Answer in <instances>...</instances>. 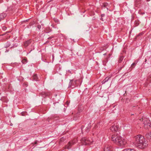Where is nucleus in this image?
<instances>
[{"label":"nucleus","mask_w":151,"mask_h":151,"mask_svg":"<svg viewBox=\"0 0 151 151\" xmlns=\"http://www.w3.org/2000/svg\"><path fill=\"white\" fill-rule=\"evenodd\" d=\"M140 121H143V124H144V127L145 129H147L150 127V121L149 120L147 119H143V118L140 119Z\"/></svg>","instance_id":"4"},{"label":"nucleus","mask_w":151,"mask_h":151,"mask_svg":"<svg viewBox=\"0 0 151 151\" xmlns=\"http://www.w3.org/2000/svg\"><path fill=\"white\" fill-rule=\"evenodd\" d=\"M107 62V59H106V60H103L102 61V63L103 65H105L106 62Z\"/></svg>","instance_id":"23"},{"label":"nucleus","mask_w":151,"mask_h":151,"mask_svg":"<svg viewBox=\"0 0 151 151\" xmlns=\"http://www.w3.org/2000/svg\"><path fill=\"white\" fill-rule=\"evenodd\" d=\"M133 143L136 147L141 149L144 148L147 146L144 137L138 135L133 138Z\"/></svg>","instance_id":"1"},{"label":"nucleus","mask_w":151,"mask_h":151,"mask_svg":"<svg viewBox=\"0 0 151 151\" xmlns=\"http://www.w3.org/2000/svg\"><path fill=\"white\" fill-rule=\"evenodd\" d=\"M131 115H134V114H132Z\"/></svg>","instance_id":"45"},{"label":"nucleus","mask_w":151,"mask_h":151,"mask_svg":"<svg viewBox=\"0 0 151 151\" xmlns=\"http://www.w3.org/2000/svg\"><path fill=\"white\" fill-rule=\"evenodd\" d=\"M108 4L107 2H105L103 4L102 6L104 8H106L108 9Z\"/></svg>","instance_id":"17"},{"label":"nucleus","mask_w":151,"mask_h":151,"mask_svg":"<svg viewBox=\"0 0 151 151\" xmlns=\"http://www.w3.org/2000/svg\"><path fill=\"white\" fill-rule=\"evenodd\" d=\"M93 142L91 138L83 137L81 140V142L83 145H90Z\"/></svg>","instance_id":"3"},{"label":"nucleus","mask_w":151,"mask_h":151,"mask_svg":"<svg viewBox=\"0 0 151 151\" xmlns=\"http://www.w3.org/2000/svg\"><path fill=\"white\" fill-rule=\"evenodd\" d=\"M46 33H49V32H47Z\"/></svg>","instance_id":"46"},{"label":"nucleus","mask_w":151,"mask_h":151,"mask_svg":"<svg viewBox=\"0 0 151 151\" xmlns=\"http://www.w3.org/2000/svg\"><path fill=\"white\" fill-rule=\"evenodd\" d=\"M32 51V50H31L29 52V53H30V52H31V51Z\"/></svg>","instance_id":"40"},{"label":"nucleus","mask_w":151,"mask_h":151,"mask_svg":"<svg viewBox=\"0 0 151 151\" xmlns=\"http://www.w3.org/2000/svg\"><path fill=\"white\" fill-rule=\"evenodd\" d=\"M9 51V49H8V50L6 49V51H5V52H8Z\"/></svg>","instance_id":"34"},{"label":"nucleus","mask_w":151,"mask_h":151,"mask_svg":"<svg viewBox=\"0 0 151 151\" xmlns=\"http://www.w3.org/2000/svg\"><path fill=\"white\" fill-rule=\"evenodd\" d=\"M32 40H28L25 42L24 43V45L26 47H27L31 42Z\"/></svg>","instance_id":"13"},{"label":"nucleus","mask_w":151,"mask_h":151,"mask_svg":"<svg viewBox=\"0 0 151 151\" xmlns=\"http://www.w3.org/2000/svg\"><path fill=\"white\" fill-rule=\"evenodd\" d=\"M11 45V43L10 42H7L6 43L4 47L5 48H7L9 47Z\"/></svg>","instance_id":"15"},{"label":"nucleus","mask_w":151,"mask_h":151,"mask_svg":"<svg viewBox=\"0 0 151 151\" xmlns=\"http://www.w3.org/2000/svg\"><path fill=\"white\" fill-rule=\"evenodd\" d=\"M101 20L103 21H104V20H103V19L102 18V17H101Z\"/></svg>","instance_id":"38"},{"label":"nucleus","mask_w":151,"mask_h":151,"mask_svg":"<svg viewBox=\"0 0 151 151\" xmlns=\"http://www.w3.org/2000/svg\"><path fill=\"white\" fill-rule=\"evenodd\" d=\"M147 1H150V0H147Z\"/></svg>","instance_id":"39"},{"label":"nucleus","mask_w":151,"mask_h":151,"mask_svg":"<svg viewBox=\"0 0 151 151\" xmlns=\"http://www.w3.org/2000/svg\"><path fill=\"white\" fill-rule=\"evenodd\" d=\"M10 125L11 126H12V124H11Z\"/></svg>","instance_id":"41"},{"label":"nucleus","mask_w":151,"mask_h":151,"mask_svg":"<svg viewBox=\"0 0 151 151\" xmlns=\"http://www.w3.org/2000/svg\"><path fill=\"white\" fill-rule=\"evenodd\" d=\"M136 63H133L131 65V66L132 67V68H134V67L136 65Z\"/></svg>","instance_id":"27"},{"label":"nucleus","mask_w":151,"mask_h":151,"mask_svg":"<svg viewBox=\"0 0 151 151\" xmlns=\"http://www.w3.org/2000/svg\"><path fill=\"white\" fill-rule=\"evenodd\" d=\"M54 37V36L52 35L51 37H49L47 38V39L48 40H51L52 38Z\"/></svg>","instance_id":"29"},{"label":"nucleus","mask_w":151,"mask_h":151,"mask_svg":"<svg viewBox=\"0 0 151 151\" xmlns=\"http://www.w3.org/2000/svg\"><path fill=\"white\" fill-rule=\"evenodd\" d=\"M145 86H151V76L150 75L147 78L145 83Z\"/></svg>","instance_id":"6"},{"label":"nucleus","mask_w":151,"mask_h":151,"mask_svg":"<svg viewBox=\"0 0 151 151\" xmlns=\"http://www.w3.org/2000/svg\"><path fill=\"white\" fill-rule=\"evenodd\" d=\"M124 58V56H120L119 58V60H118L119 63H121L122 62V61Z\"/></svg>","instance_id":"18"},{"label":"nucleus","mask_w":151,"mask_h":151,"mask_svg":"<svg viewBox=\"0 0 151 151\" xmlns=\"http://www.w3.org/2000/svg\"><path fill=\"white\" fill-rule=\"evenodd\" d=\"M139 24V20H135L134 24L136 26H138Z\"/></svg>","instance_id":"19"},{"label":"nucleus","mask_w":151,"mask_h":151,"mask_svg":"<svg viewBox=\"0 0 151 151\" xmlns=\"http://www.w3.org/2000/svg\"><path fill=\"white\" fill-rule=\"evenodd\" d=\"M74 142H69L68 144L66 146L68 149L70 148V147L73 145L74 144Z\"/></svg>","instance_id":"11"},{"label":"nucleus","mask_w":151,"mask_h":151,"mask_svg":"<svg viewBox=\"0 0 151 151\" xmlns=\"http://www.w3.org/2000/svg\"><path fill=\"white\" fill-rule=\"evenodd\" d=\"M27 59H24L22 60V62L23 64H25L27 63Z\"/></svg>","instance_id":"21"},{"label":"nucleus","mask_w":151,"mask_h":151,"mask_svg":"<svg viewBox=\"0 0 151 151\" xmlns=\"http://www.w3.org/2000/svg\"><path fill=\"white\" fill-rule=\"evenodd\" d=\"M17 45H16V44H13V46L11 47L10 48H14L16 47H17Z\"/></svg>","instance_id":"25"},{"label":"nucleus","mask_w":151,"mask_h":151,"mask_svg":"<svg viewBox=\"0 0 151 151\" xmlns=\"http://www.w3.org/2000/svg\"><path fill=\"white\" fill-rule=\"evenodd\" d=\"M50 94L51 93L50 92H42L40 93V94L44 97L49 96Z\"/></svg>","instance_id":"9"},{"label":"nucleus","mask_w":151,"mask_h":151,"mask_svg":"<svg viewBox=\"0 0 151 151\" xmlns=\"http://www.w3.org/2000/svg\"><path fill=\"white\" fill-rule=\"evenodd\" d=\"M77 80H70V82L69 83L68 87L73 88L74 87L77 86L78 85L76 84Z\"/></svg>","instance_id":"5"},{"label":"nucleus","mask_w":151,"mask_h":151,"mask_svg":"<svg viewBox=\"0 0 151 151\" xmlns=\"http://www.w3.org/2000/svg\"><path fill=\"white\" fill-rule=\"evenodd\" d=\"M6 1H8V0H6Z\"/></svg>","instance_id":"43"},{"label":"nucleus","mask_w":151,"mask_h":151,"mask_svg":"<svg viewBox=\"0 0 151 151\" xmlns=\"http://www.w3.org/2000/svg\"><path fill=\"white\" fill-rule=\"evenodd\" d=\"M33 80L36 81H38V78L37 75L36 74H34L33 76Z\"/></svg>","instance_id":"16"},{"label":"nucleus","mask_w":151,"mask_h":151,"mask_svg":"<svg viewBox=\"0 0 151 151\" xmlns=\"http://www.w3.org/2000/svg\"><path fill=\"white\" fill-rule=\"evenodd\" d=\"M6 16V14L4 13L0 14V21L3 19Z\"/></svg>","instance_id":"12"},{"label":"nucleus","mask_w":151,"mask_h":151,"mask_svg":"<svg viewBox=\"0 0 151 151\" xmlns=\"http://www.w3.org/2000/svg\"><path fill=\"white\" fill-rule=\"evenodd\" d=\"M27 112L26 111H23L21 112V115L22 116H24L26 115V114H27Z\"/></svg>","instance_id":"24"},{"label":"nucleus","mask_w":151,"mask_h":151,"mask_svg":"<svg viewBox=\"0 0 151 151\" xmlns=\"http://www.w3.org/2000/svg\"><path fill=\"white\" fill-rule=\"evenodd\" d=\"M54 20L55 22L57 23H58L59 22L58 20L57 19H54Z\"/></svg>","instance_id":"31"},{"label":"nucleus","mask_w":151,"mask_h":151,"mask_svg":"<svg viewBox=\"0 0 151 151\" xmlns=\"http://www.w3.org/2000/svg\"><path fill=\"white\" fill-rule=\"evenodd\" d=\"M72 70H68V71H67V72L68 73H70V74H72Z\"/></svg>","instance_id":"28"},{"label":"nucleus","mask_w":151,"mask_h":151,"mask_svg":"<svg viewBox=\"0 0 151 151\" xmlns=\"http://www.w3.org/2000/svg\"><path fill=\"white\" fill-rule=\"evenodd\" d=\"M145 33L144 32H141L139 33L137 36V37H138L139 36H142Z\"/></svg>","instance_id":"22"},{"label":"nucleus","mask_w":151,"mask_h":151,"mask_svg":"<svg viewBox=\"0 0 151 151\" xmlns=\"http://www.w3.org/2000/svg\"><path fill=\"white\" fill-rule=\"evenodd\" d=\"M146 59H145V62H146Z\"/></svg>","instance_id":"44"},{"label":"nucleus","mask_w":151,"mask_h":151,"mask_svg":"<svg viewBox=\"0 0 151 151\" xmlns=\"http://www.w3.org/2000/svg\"><path fill=\"white\" fill-rule=\"evenodd\" d=\"M2 29L3 30L5 31L6 29V27L5 26H3L2 27Z\"/></svg>","instance_id":"30"},{"label":"nucleus","mask_w":151,"mask_h":151,"mask_svg":"<svg viewBox=\"0 0 151 151\" xmlns=\"http://www.w3.org/2000/svg\"><path fill=\"white\" fill-rule=\"evenodd\" d=\"M90 128V127H87L86 128V132H88L89 131V129Z\"/></svg>","instance_id":"26"},{"label":"nucleus","mask_w":151,"mask_h":151,"mask_svg":"<svg viewBox=\"0 0 151 151\" xmlns=\"http://www.w3.org/2000/svg\"><path fill=\"white\" fill-rule=\"evenodd\" d=\"M105 16V14H101V17H104Z\"/></svg>","instance_id":"35"},{"label":"nucleus","mask_w":151,"mask_h":151,"mask_svg":"<svg viewBox=\"0 0 151 151\" xmlns=\"http://www.w3.org/2000/svg\"><path fill=\"white\" fill-rule=\"evenodd\" d=\"M145 136L149 141H151V132H149L146 133L145 134Z\"/></svg>","instance_id":"10"},{"label":"nucleus","mask_w":151,"mask_h":151,"mask_svg":"<svg viewBox=\"0 0 151 151\" xmlns=\"http://www.w3.org/2000/svg\"><path fill=\"white\" fill-rule=\"evenodd\" d=\"M104 55H106V54L105 53V54H104Z\"/></svg>","instance_id":"42"},{"label":"nucleus","mask_w":151,"mask_h":151,"mask_svg":"<svg viewBox=\"0 0 151 151\" xmlns=\"http://www.w3.org/2000/svg\"><path fill=\"white\" fill-rule=\"evenodd\" d=\"M99 124H98L95 127L96 129L97 128H98V126L99 125Z\"/></svg>","instance_id":"33"},{"label":"nucleus","mask_w":151,"mask_h":151,"mask_svg":"<svg viewBox=\"0 0 151 151\" xmlns=\"http://www.w3.org/2000/svg\"><path fill=\"white\" fill-rule=\"evenodd\" d=\"M124 65H123V66L121 67L120 68V70H121L122 68H123L124 67Z\"/></svg>","instance_id":"37"},{"label":"nucleus","mask_w":151,"mask_h":151,"mask_svg":"<svg viewBox=\"0 0 151 151\" xmlns=\"http://www.w3.org/2000/svg\"><path fill=\"white\" fill-rule=\"evenodd\" d=\"M104 151H113L112 147L109 145H105L104 148Z\"/></svg>","instance_id":"8"},{"label":"nucleus","mask_w":151,"mask_h":151,"mask_svg":"<svg viewBox=\"0 0 151 151\" xmlns=\"http://www.w3.org/2000/svg\"><path fill=\"white\" fill-rule=\"evenodd\" d=\"M119 129V126L117 124L112 125L110 128V130L114 132H116Z\"/></svg>","instance_id":"7"},{"label":"nucleus","mask_w":151,"mask_h":151,"mask_svg":"<svg viewBox=\"0 0 151 151\" xmlns=\"http://www.w3.org/2000/svg\"><path fill=\"white\" fill-rule=\"evenodd\" d=\"M111 139L114 142L120 146L121 148L125 147L127 144L125 139L116 134L112 135Z\"/></svg>","instance_id":"2"},{"label":"nucleus","mask_w":151,"mask_h":151,"mask_svg":"<svg viewBox=\"0 0 151 151\" xmlns=\"http://www.w3.org/2000/svg\"><path fill=\"white\" fill-rule=\"evenodd\" d=\"M122 151H136L134 149H125L123 150Z\"/></svg>","instance_id":"20"},{"label":"nucleus","mask_w":151,"mask_h":151,"mask_svg":"<svg viewBox=\"0 0 151 151\" xmlns=\"http://www.w3.org/2000/svg\"><path fill=\"white\" fill-rule=\"evenodd\" d=\"M37 143V141H35V142H34V144H36Z\"/></svg>","instance_id":"36"},{"label":"nucleus","mask_w":151,"mask_h":151,"mask_svg":"<svg viewBox=\"0 0 151 151\" xmlns=\"http://www.w3.org/2000/svg\"><path fill=\"white\" fill-rule=\"evenodd\" d=\"M37 28L39 29H40V28H41V26L40 25H37Z\"/></svg>","instance_id":"32"},{"label":"nucleus","mask_w":151,"mask_h":151,"mask_svg":"<svg viewBox=\"0 0 151 151\" xmlns=\"http://www.w3.org/2000/svg\"><path fill=\"white\" fill-rule=\"evenodd\" d=\"M110 78H111L110 77H107L104 80H103L102 81V84H104L105 83L109 81V79Z\"/></svg>","instance_id":"14"}]
</instances>
